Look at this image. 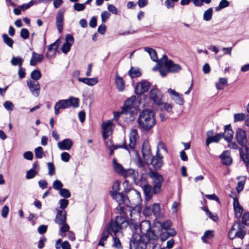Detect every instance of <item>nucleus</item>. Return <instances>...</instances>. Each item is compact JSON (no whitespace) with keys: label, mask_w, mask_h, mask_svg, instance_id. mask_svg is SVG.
<instances>
[{"label":"nucleus","mask_w":249,"mask_h":249,"mask_svg":"<svg viewBox=\"0 0 249 249\" xmlns=\"http://www.w3.org/2000/svg\"><path fill=\"white\" fill-rule=\"evenodd\" d=\"M2 38L4 42L9 47L12 48L14 43V40L8 36L7 34L2 35Z\"/></svg>","instance_id":"nucleus-40"},{"label":"nucleus","mask_w":249,"mask_h":249,"mask_svg":"<svg viewBox=\"0 0 249 249\" xmlns=\"http://www.w3.org/2000/svg\"><path fill=\"white\" fill-rule=\"evenodd\" d=\"M3 106L6 109L9 111L12 110L14 107L13 103L10 101H7L4 102Z\"/></svg>","instance_id":"nucleus-60"},{"label":"nucleus","mask_w":249,"mask_h":249,"mask_svg":"<svg viewBox=\"0 0 249 249\" xmlns=\"http://www.w3.org/2000/svg\"><path fill=\"white\" fill-rule=\"evenodd\" d=\"M138 138L137 130L135 129H131L129 134V143L127 145L130 151H135L136 142Z\"/></svg>","instance_id":"nucleus-12"},{"label":"nucleus","mask_w":249,"mask_h":249,"mask_svg":"<svg viewBox=\"0 0 249 249\" xmlns=\"http://www.w3.org/2000/svg\"><path fill=\"white\" fill-rule=\"evenodd\" d=\"M49 170L48 174L50 176L53 175L55 174V168L53 162H48L47 163Z\"/></svg>","instance_id":"nucleus-55"},{"label":"nucleus","mask_w":249,"mask_h":249,"mask_svg":"<svg viewBox=\"0 0 249 249\" xmlns=\"http://www.w3.org/2000/svg\"><path fill=\"white\" fill-rule=\"evenodd\" d=\"M229 2L227 0H221L219 5L215 7L216 11H219L222 9L226 8L229 5Z\"/></svg>","instance_id":"nucleus-42"},{"label":"nucleus","mask_w":249,"mask_h":249,"mask_svg":"<svg viewBox=\"0 0 249 249\" xmlns=\"http://www.w3.org/2000/svg\"><path fill=\"white\" fill-rule=\"evenodd\" d=\"M113 164L114 170L115 172H116L117 174L123 175V173H124L125 170L123 166L120 163H117L115 159L113 160Z\"/></svg>","instance_id":"nucleus-32"},{"label":"nucleus","mask_w":249,"mask_h":249,"mask_svg":"<svg viewBox=\"0 0 249 249\" xmlns=\"http://www.w3.org/2000/svg\"><path fill=\"white\" fill-rule=\"evenodd\" d=\"M44 59L43 54H38L35 52L32 53V55L30 61L31 66H34L36 65L37 62H41Z\"/></svg>","instance_id":"nucleus-28"},{"label":"nucleus","mask_w":249,"mask_h":249,"mask_svg":"<svg viewBox=\"0 0 249 249\" xmlns=\"http://www.w3.org/2000/svg\"><path fill=\"white\" fill-rule=\"evenodd\" d=\"M23 62V60L19 56L13 57L11 60V63L13 65H18L19 67L22 66Z\"/></svg>","instance_id":"nucleus-38"},{"label":"nucleus","mask_w":249,"mask_h":249,"mask_svg":"<svg viewBox=\"0 0 249 249\" xmlns=\"http://www.w3.org/2000/svg\"><path fill=\"white\" fill-rule=\"evenodd\" d=\"M128 74L131 78H134L140 76L141 75V73L138 69L131 67L128 71Z\"/></svg>","instance_id":"nucleus-37"},{"label":"nucleus","mask_w":249,"mask_h":249,"mask_svg":"<svg viewBox=\"0 0 249 249\" xmlns=\"http://www.w3.org/2000/svg\"><path fill=\"white\" fill-rule=\"evenodd\" d=\"M27 86L32 94L38 97L39 94L40 87L37 81L29 80L27 81Z\"/></svg>","instance_id":"nucleus-16"},{"label":"nucleus","mask_w":249,"mask_h":249,"mask_svg":"<svg viewBox=\"0 0 249 249\" xmlns=\"http://www.w3.org/2000/svg\"><path fill=\"white\" fill-rule=\"evenodd\" d=\"M86 4L84 3H75L73 5V9L77 11H81L85 9Z\"/></svg>","instance_id":"nucleus-51"},{"label":"nucleus","mask_w":249,"mask_h":249,"mask_svg":"<svg viewBox=\"0 0 249 249\" xmlns=\"http://www.w3.org/2000/svg\"><path fill=\"white\" fill-rule=\"evenodd\" d=\"M221 160V163L225 165L229 166L231 164L232 159L230 156V152L228 150L224 151L219 156Z\"/></svg>","instance_id":"nucleus-22"},{"label":"nucleus","mask_w":249,"mask_h":249,"mask_svg":"<svg viewBox=\"0 0 249 249\" xmlns=\"http://www.w3.org/2000/svg\"><path fill=\"white\" fill-rule=\"evenodd\" d=\"M61 227L59 229V234L61 235V233H66L67 231H69L70 227L65 222L64 224L61 225Z\"/></svg>","instance_id":"nucleus-54"},{"label":"nucleus","mask_w":249,"mask_h":249,"mask_svg":"<svg viewBox=\"0 0 249 249\" xmlns=\"http://www.w3.org/2000/svg\"><path fill=\"white\" fill-rule=\"evenodd\" d=\"M224 137V134L223 133H220L212 137L207 138L206 142V145H208L212 142H218Z\"/></svg>","instance_id":"nucleus-30"},{"label":"nucleus","mask_w":249,"mask_h":249,"mask_svg":"<svg viewBox=\"0 0 249 249\" xmlns=\"http://www.w3.org/2000/svg\"><path fill=\"white\" fill-rule=\"evenodd\" d=\"M168 92L177 104L179 105H183L184 104V101L182 95L179 94L172 89H168Z\"/></svg>","instance_id":"nucleus-20"},{"label":"nucleus","mask_w":249,"mask_h":249,"mask_svg":"<svg viewBox=\"0 0 249 249\" xmlns=\"http://www.w3.org/2000/svg\"><path fill=\"white\" fill-rule=\"evenodd\" d=\"M158 65L159 66V72L161 76H165L167 75V74L170 72L168 69L166 68H164V65H162L160 66V65L159 64V61L158 62Z\"/></svg>","instance_id":"nucleus-45"},{"label":"nucleus","mask_w":249,"mask_h":249,"mask_svg":"<svg viewBox=\"0 0 249 249\" xmlns=\"http://www.w3.org/2000/svg\"><path fill=\"white\" fill-rule=\"evenodd\" d=\"M249 221V212L244 213L243 216L242 221L241 222V224L247 225V222Z\"/></svg>","instance_id":"nucleus-58"},{"label":"nucleus","mask_w":249,"mask_h":249,"mask_svg":"<svg viewBox=\"0 0 249 249\" xmlns=\"http://www.w3.org/2000/svg\"><path fill=\"white\" fill-rule=\"evenodd\" d=\"M35 154L36 158L41 159L43 157V148L41 146L37 147L35 150Z\"/></svg>","instance_id":"nucleus-49"},{"label":"nucleus","mask_w":249,"mask_h":249,"mask_svg":"<svg viewBox=\"0 0 249 249\" xmlns=\"http://www.w3.org/2000/svg\"><path fill=\"white\" fill-rule=\"evenodd\" d=\"M159 64L160 66L164 65V68L168 69L170 72H178L181 70V67L179 64H175L172 60L168 59L165 54L159 60Z\"/></svg>","instance_id":"nucleus-7"},{"label":"nucleus","mask_w":249,"mask_h":249,"mask_svg":"<svg viewBox=\"0 0 249 249\" xmlns=\"http://www.w3.org/2000/svg\"><path fill=\"white\" fill-rule=\"evenodd\" d=\"M110 16L109 13L107 11H104L101 13V18L102 22H106L107 19Z\"/></svg>","instance_id":"nucleus-64"},{"label":"nucleus","mask_w":249,"mask_h":249,"mask_svg":"<svg viewBox=\"0 0 249 249\" xmlns=\"http://www.w3.org/2000/svg\"><path fill=\"white\" fill-rule=\"evenodd\" d=\"M160 225L162 228L165 230V231H169V229H171L170 228L172 226V222L170 220L168 219L163 222H161Z\"/></svg>","instance_id":"nucleus-41"},{"label":"nucleus","mask_w":249,"mask_h":249,"mask_svg":"<svg viewBox=\"0 0 249 249\" xmlns=\"http://www.w3.org/2000/svg\"><path fill=\"white\" fill-rule=\"evenodd\" d=\"M79 106V99L71 96L68 99L61 100L56 103L54 106V113L55 115L58 114L60 109H66L70 107L77 108Z\"/></svg>","instance_id":"nucleus-3"},{"label":"nucleus","mask_w":249,"mask_h":249,"mask_svg":"<svg viewBox=\"0 0 249 249\" xmlns=\"http://www.w3.org/2000/svg\"><path fill=\"white\" fill-rule=\"evenodd\" d=\"M238 225V230L235 232V237H237L241 239H243L246 235V231L242 230L240 221L236 222Z\"/></svg>","instance_id":"nucleus-34"},{"label":"nucleus","mask_w":249,"mask_h":249,"mask_svg":"<svg viewBox=\"0 0 249 249\" xmlns=\"http://www.w3.org/2000/svg\"><path fill=\"white\" fill-rule=\"evenodd\" d=\"M127 209L124 206H120L117 208L119 215L115 216L114 219H112L107 226V231H104L102 234V237L100 239L98 245L104 246V242L107 241L109 234L114 233L115 235L120 231L126 228L128 225L135 230L138 229V226L135 224H129L127 221Z\"/></svg>","instance_id":"nucleus-1"},{"label":"nucleus","mask_w":249,"mask_h":249,"mask_svg":"<svg viewBox=\"0 0 249 249\" xmlns=\"http://www.w3.org/2000/svg\"><path fill=\"white\" fill-rule=\"evenodd\" d=\"M149 98L155 105L159 106L163 104V94L156 86L150 89Z\"/></svg>","instance_id":"nucleus-8"},{"label":"nucleus","mask_w":249,"mask_h":249,"mask_svg":"<svg viewBox=\"0 0 249 249\" xmlns=\"http://www.w3.org/2000/svg\"><path fill=\"white\" fill-rule=\"evenodd\" d=\"M135 100L136 96L135 95L132 96L126 100L122 107L124 113H130L132 111V109L134 108V102Z\"/></svg>","instance_id":"nucleus-17"},{"label":"nucleus","mask_w":249,"mask_h":249,"mask_svg":"<svg viewBox=\"0 0 249 249\" xmlns=\"http://www.w3.org/2000/svg\"><path fill=\"white\" fill-rule=\"evenodd\" d=\"M64 12V10H59L56 17V26L59 33H62L63 29Z\"/></svg>","instance_id":"nucleus-18"},{"label":"nucleus","mask_w":249,"mask_h":249,"mask_svg":"<svg viewBox=\"0 0 249 249\" xmlns=\"http://www.w3.org/2000/svg\"><path fill=\"white\" fill-rule=\"evenodd\" d=\"M140 230L145 238L149 240H155L157 239L154 231L151 230V224L149 221L145 220L141 222L139 226Z\"/></svg>","instance_id":"nucleus-6"},{"label":"nucleus","mask_w":249,"mask_h":249,"mask_svg":"<svg viewBox=\"0 0 249 249\" xmlns=\"http://www.w3.org/2000/svg\"><path fill=\"white\" fill-rule=\"evenodd\" d=\"M36 174V172L34 169H31L26 173V178L30 179L34 178Z\"/></svg>","instance_id":"nucleus-56"},{"label":"nucleus","mask_w":249,"mask_h":249,"mask_svg":"<svg viewBox=\"0 0 249 249\" xmlns=\"http://www.w3.org/2000/svg\"><path fill=\"white\" fill-rule=\"evenodd\" d=\"M177 231L174 229H169V231H164L161 232L160 234V240L162 241H165L170 237L176 235Z\"/></svg>","instance_id":"nucleus-26"},{"label":"nucleus","mask_w":249,"mask_h":249,"mask_svg":"<svg viewBox=\"0 0 249 249\" xmlns=\"http://www.w3.org/2000/svg\"><path fill=\"white\" fill-rule=\"evenodd\" d=\"M63 186V183L58 179L54 180L53 184V187L55 190H60Z\"/></svg>","instance_id":"nucleus-48"},{"label":"nucleus","mask_w":249,"mask_h":249,"mask_svg":"<svg viewBox=\"0 0 249 249\" xmlns=\"http://www.w3.org/2000/svg\"><path fill=\"white\" fill-rule=\"evenodd\" d=\"M159 150H157L156 155L151 159L150 163L155 170H160L163 165V157L159 154Z\"/></svg>","instance_id":"nucleus-10"},{"label":"nucleus","mask_w":249,"mask_h":249,"mask_svg":"<svg viewBox=\"0 0 249 249\" xmlns=\"http://www.w3.org/2000/svg\"><path fill=\"white\" fill-rule=\"evenodd\" d=\"M240 157L245 164L247 170H249V148L247 146H242L239 149Z\"/></svg>","instance_id":"nucleus-14"},{"label":"nucleus","mask_w":249,"mask_h":249,"mask_svg":"<svg viewBox=\"0 0 249 249\" xmlns=\"http://www.w3.org/2000/svg\"><path fill=\"white\" fill-rule=\"evenodd\" d=\"M135 183L141 186V187L144 186V185L147 184L146 183V177L143 175H142L141 177V178L140 179L137 178V177L136 178V179L134 180Z\"/></svg>","instance_id":"nucleus-36"},{"label":"nucleus","mask_w":249,"mask_h":249,"mask_svg":"<svg viewBox=\"0 0 249 249\" xmlns=\"http://www.w3.org/2000/svg\"><path fill=\"white\" fill-rule=\"evenodd\" d=\"M59 204L61 210H65L64 209L67 207L69 204V201L66 199H61L59 201Z\"/></svg>","instance_id":"nucleus-53"},{"label":"nucleus","mask_w":249,"mask_h":249,"mask_svg":"<svg viewBox=\"0 0 249 249\" xmlns=\"http://www.w3.org/2000/svg\"><path fill=\"white\" fill-rule=\"evenodd\" d=\"M205 211L207 213V215L209 218H211L214 221H217L218 220V218L216 214L211 213L207 208H206Z\"/></svg>","instance_id":"nucleus-59"},{"label":"nucleus","mask_w":249,"mask_h":249,"mask_svg":"<svg viewBox=\"0 0 249 249\" xmlns=\"http://www.w3.org/2000/svg\"><path fill=\"white\" fill-rule=\"evenodd\" d=\"M35 3V1L32 0L28 3H24L19 6V8L22 10L25 11V10L29 8L30 7L33 6Z\"/></svg>","instance_id":"nucleus-57"},{"label":"nucleus","mask_w":249,"mask_h":249,"mask_svg":"<svg viewBox=\"0 0 249 249\" xmlns=\"http://www.w3.org/2000/svg\"><path fill=\"white\" fill-rule=\"evenodd\" d=\"M113 198L115 199L119 205L124 203L125 205H127V198L125 197L123 193H117L112 194L110 195Z\"/></svg>","instance_id":"nucleus-27"},{"label":"nucleus","mask_w":249,"mask_h":249,"mask_svg":"<svg viewBox=\"0 0 249 249\" xmlns=\"http://www.w3.org/2000/svg\"><path fill=\"white\" fill-rule=\"evenodd\" d=\"M20 36L23 39H26L29 36V32L27 29L22 28L20 31Z\"/></svg>","instance_id":"nucleus-52"},{"label":"nucleus","mask_w":249,"mask_h":249,"mask_svg":"<svg viewBox=\"0 0 249 249\" xmlns=\"http://www.w3.org/2000/svg\"><path fill=\"white\" fill-rule=\"evenodd\" d=\"M149 240L148 238L133 232L130 242V246H133L135 249H145Z\"/></svg>","instance_id":"nucleus-4"},{"label":"nucleus","mask_w":249,"mask_h":249,"mask_svg":"<svg viewBox=\"0 0 249 249\" xmlns=\"http://www.w3.org/2000/svg\"><path fill=\"white\" fill-rule=\"evenodd\" d=\"M57 213L55 217V222L60 225L66 222L67 212L65 210L56 209Z\"/></svg>","instance_id":"nucleus-19"},{"label":"nucleus","mask_w":249,"mask_h":249,"mask_svg":"<svg viewBox=\"0 0 249 249\" xmlns=\"http://www.w3.org/2000/svg\"><path fill=\"white\" fill-rule=\"evenodd\" d=\"M66 42L62 46L61 50L65 54L67 53L71 50L72 45L73 44L74 39L73 36L71 34H67L65 36Z\"/></svg>","instance_id":"nucleus-15"},{"label":"nucleus","mask_w":249,"mask_h":249,"mask_svg":"<svg viewBox=\"0 0 249 249\" xmlns=\"http://www.w3.org/2000/svg\"><path fill=\"white\" fill-rule=\"evenodd\" d=\"M78 80L79 82H82V83H83L88 86H94L95 84H96L98 82V78L96 77H94V78L79 77L78 78Z\"/></svg>","instance_id":"nucleus-29"},{"label":"nucleus","mask_w":249,"mask_h":249,"mask_svg":"<svg viewBox=\"0 0 249 249\" xmlns=\"http://www.w3.org/2000/svg\"><path fill=\"white\" fill-rule=\"evenodd\" d=\"M59 194L62 197H63L64 198H68L71 197V193L70 191L67 189L62 188L59 191Z\"/></svg>","instance_id":"nucleus-46"},{"label":"nucleus","mask_w":249,"mask_h":249,"mask_svg":"<svg viewBox=\"0 0 249 249\" xmlns=\"http://www.w3.org/2000/svg\"><path fill=\"white\" fill-rule=\"evenodd\" d=\"M142 152L144 160H148L150 158L151 152L149 142L147 140H145L143 142Z\"/></svg>","instance_id":"nucleus-21"},{"label":"nucleus","mask_w":249,"mask_h":249,"mask_svg":"<svg viewBox=\"0 0 249 249\" xmlns=\"http://www.w3.org/2000/svg\"><path fill=\"white\" fill-rule=\"evenodd\" d=\"M150 86L149 82L146 81H142L137 84L135 89V93L137 95H142L149 90Z\"/></svg>","instance_id":"nucleus-11"},{"label":"nucleus","mask_w":249,"mask_h":249,"mask_svg":"<svg viewBox=\"0 0 249 249\" xmlns=\"http://www.w3.org/2000/svg\"><path fill=\"white\" fill-rule=\"evenodd\" d=\"M107 10L112 14L117 15L118 10L116 7L113 4H109L107 6Z\"/></svg>","instance_id":"nucleus-63"},{"label":"nucleus","mask_w":249,"mask_h":249,"mask_svg":"<svg viewBox=\"0 0 249 249\" xmlns=\"http://www.w3.org/2000/svg\"><path fill=\"white\" fill-rule=\"evenodd\" d=\"M142 188L144 192L146 200L147 201L150 200L154 193L153 187L152 188L150 185L148 184L144 185V186Z\"/></svg>","instance_id":"nucleus-25"},{"label":"nucleus","mask_w":249,"mask_h":249,"mask_svg":"<svg viewBox=\"0 0 249 249\" xmlns=\"http://www.w3.org/2000/svg\"><path fill=\"white\" fill-rule=\"evenodd\" d=\"M113 124L111 120H108L107 122H103L102 124V135L104 140L107 139L113 131Z\"/></svg>","instance_id":"nucleus-9"},{"label":"nucleus","mask_w":249,"mask_h":249,"mask_svg":"<svg viewBox=\"0 0 249 249\" xmlns=\"http://www.w3.org/2000/svg\"><path fill=\"white\" fill-rule=\"evenodd\" d=\"M115 83L118 89L122 91L124 89V82L123 79L118 75H116Z\"/></svg>","instance_id":"nucleus-33"},{"label":"nucleus","mask_w":249,"mask_h":249,"mask_svg":"<svg viewBox=\"0 0 249 249\" xmlns=\"http://www.w3.org/2000/svg\"><path fill=\"white\" fill-rule=\"evenodd\" d=\"M148 176L152 180L153 190L154 194H157L160 192L161 184L163 182V177L157 172L150 171L148 173Z\"/></svg>","instance_id":"nucleus-5"},{"label":"nucleus","mask_w":249,"mask_h":249,"mask_svg":"<svg viewBox=\"0 0 249 249\" xmlns=\"http://www.w3.org/2000/svg\"><path fill=\"white\" fill-rule=\"evenodd\" d=\"M113 191H110L109 193L110 195L112 194L119 193V191L120 189V182L119 180H116L113 184L112 187Z\"/></svg>","instance_id":"nucleus-44"},{"label":"nucleus","mask_w":249,"mask_h":249,"mask_svg":"<svg viewBox=\"0 0 249 249\" xmlns=\"http://www.w3.org/2000/svg\"><path fill=\"white\" fill-rule=\"evenodd\" d=\"M139 128L144 132L151 130L156 124L155 112L151 109L141 111L137 120Z\"/></svg>","instance_id":"nucleus-2"},{"label":"nucleus","mask_w":249,"mask_h":249,"mask_svg":"<svg viewBox=\"0 0 249 249\" xmlns=\"http://www.w3.org/2000/svg\"><path fill=\"white\" fill-rule=\"evenodd\" d=\"M213 10L212 8H209L206 10L203 14V19L205 21H210L212 18Z\"/></svg>","instance_id":"nucleus-35"},{"label":"nucleus","mask_w":249,"mask_h":249,"mask_svg":"<svg viewBox=\"0 0 249 249\" xmlns=\"http://www.w3.org/2000/svg\"><path fill=\"white\" fill-rule=\"evenodd\" d=\"M224 137H223L225 141L228 142L231 141L233 138V131L231 129V124H228L224 126Z\"/></svg>","instance_id":"nucleus-24"},{"label":"nucleus","mask_w":249,"mask_h":249,"mask_svg":"<svg viewBox=\"0 0 249 249\" xmlns=\"http://www.w3.org/2000/svg\"><path fill=\"white\" fill-rule=\"evenodd\" d=\"M31 77L32 79L36 81L41 77V73L39 70H35L31 72Z\"/></svg>","instance_id":"nucleus-43"},{"label":"nucleus","mask_w":249,"mask_h":249,"mask_svg":"<svg viewBox=\"0 0 249 249\" xmlns=\"http://www.w3.org/2000/svg\"><path fill=\"white\" fill-rule=\"evenodd\" d=\"M73 145V142L70 139H66L57 143L58 148L61 150H69Z\"/></svg>","instance_id":"nucleus-23"},{"label":"nucleus","mask_w":249,"mask_h":249,"mask_svg":"<svg viewBox=\"0 0 249 249\" xmlns=\"http://www.w3.org/2000/svg\"><path fill=\"white\" fill-rule=\"evenodd\" d=\"M243 178H244V179L242 181L238 182L237 186L236 187V190L238 193L242 191L244 188L246 177H244Z\"/></svg>","instance_id":"nucleus-62"},{"label":"nucleus","mask_w":249,"mask_h":249,"mask_svg":"<svg viewBox=\"0 0 249 249\" xmlns=\"http://www.w3.org/2000/svg\"><path fill=\"white\" fill-rule=\"evenodd\" d=\"M152 212L156 217H159L160 215V208L158 203H154L152 206Z\"/></svg>","instance_id":"nucleus-39"},{"label":"nucleus","mask_w":249,"mask_h":249,"mask_svg":"<svg viewBox=\"0 0 249 249\" xmlns=\"http://www.w3.org/2000/svg\"><path fill=\"white\" fill-rule=\"evenodd\" d=\"M138 173L136 172L133 169H128L127 170H124V173H123V176L124 178H126L128 177H131L133 179V180L136 179V178L138 176Z\"/></svg>","instance_id":"nucleus-31"},{"label":"nucleus","mask_w":249,"mask_h":249,"mask_svg":"<svg viewBox=\"0 0 249 249\" xmlns=\"http://www.w3.org/2000/svg\"><path fill=\"white\" fill-rule=\"evenodd\" d=\"M246 116L245 113H240L234 115V122H237L241 121L246 119Z\"/></svg>","instance_id":"nucleus-47"},{"label":"nucleus","mask_w":249,"mask_h":249,"mask_svg":"<svg viewBox=\"0 0 249 249\" xmlns=\"http://www.w3.org/2000/svg\"><path fill=\"white\" fill-rule=\"evenodd\" d=\"M109 147L113 148V150H116V149H117L118 148H124V149H125V150H127L129 153H130V151L129 149V148L127 146V145L126 144L125 142H124V143L123 144H121V145H113V144L111 146H109Z\"/></svg>","instance_id":"nucleus-50"},{"label":"nucleus","mask_w":249,"mask_h":249,"mask_svg":"<svg viewBox=\"0 0 249 249\" xmlns=\"http://www.w3.org/2000/svg\"><path fill=\"white\" fill-rule=\"evenodd\" d=\"M61 159L64 162H68L70 159V155L68 152H63L61 154Z\"/></svg>","instance_id":"nucleus-61"},{"label":"nucleus","mask_w":249,"mask_h":249,"mask_svg":"<svg viewBox=\"0 0 249 249\" xmlns=\"http://www.w3.org/2000/svg\"><path fill=\"white\" fill-rule=\"evenodd\" d=\"M236 138L240 145L242 146H247L248 141L245 130L241 128H238L236 132Z\"/></svg>","instance_id":"nucleus-13"}]
</instances>
